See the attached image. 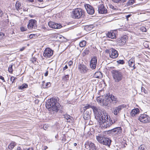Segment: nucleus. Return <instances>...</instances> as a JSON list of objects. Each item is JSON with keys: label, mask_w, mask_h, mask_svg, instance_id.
<instances>
[{"label": "nucleus", "mask_w": 150, "mask_h": 150, "mask_svg": "<svg viewBox=\"0 0 150 150\" xmlns=\"http://www.w3.org/2000/svg\"><path fill=\"white\" fill-rule=\"evenodd\" d=\"M27 26L28 28L30 30L35 29L37 26L36 21L34 19L30 20Z\"/></svg>", "instance_id": "nucleus-8"}, {"label": "nucleus", "mask_w": 150, "mask_h": 150, "mask_svg": "<svg viewBox=\"0 0 150 150\" xmlns=\"http://www.w3.org/2000/svg\"><path fill=\"white\" fill-rule=\"evenodd\" d=\"M78 69L81 73H85L88 70V69L86 66L83 64H80L78 65Z\"/></svg>", "instance_id": "nucleus-14"}, {"label": "nucleus", "mask_w": 150, "mask_h": 150, "mask_svg": "<svg viewBox=\"0 0 150 150\" xmlns=\"http://www.w3.org/2000/svg\"><path fill=\"white\" fill-rule=\"evenodd\" d=\"M131 16V15H129L127 16H126V18H128L129 17Z\"/></svg>", "instance_id": "nucleus-54"}, {"label": "nucleus", "mask_w": 150, "mask_h": 150, "mask_svg": "<svg viewBox=\"0 0 150 150\" xmlns=\"http://www.w3.org/2000/svg\"><path fill=\"white\" fill-rule=\"evenodd\" d=\"M97 61L96 57H94L91 59V63L97 64Z\"/></svg>", "instance_id": "nucleus-30"}, {"label": "nucleus", "mask_w": 150, "mask_h": 150, "mask_svg": "<svg viewBox=\"0 0 150 150\" xmlns=\"http://www.w3.org/2000/svg\"><path fill=\"white\" fill-rule=\"evenodd\" d=\"M135 0H129L128 1L127 4L129 5L132 4L134 2Z\"/></svg>", "instance_id": "nucleus-33"}, {"label": "nucleus", "mask_w": 150, "mask_h": 150, "mask_svg": "<svg viewBox=\"0 0 150 150\" xmlns=\"http://www.w3.org/2000/svg\"><path fill=\"white\" fill-rule=\"evenodd\" d=\"M53 54V52L51 49L47 48L45 49L44 51L43 56L46 58H49Z\"/></svg>", "instance_id": "nucleus-10"}, {"label": "nucleus", "mask_w": 150, "mask_h": 150, "mask_svg": "<svg viewBox=\"0 0 150 150\" xmlns=\"http://www.w3.org/2000/svg\"><path fill=\"white\" fill-rule=\"evenodd\" d=\"M69 150H72L70 149Z\"/></svg>", "instance_id": "nucleus-64"}, {"label": "nucleus", "mask_w": 150, "mask_h": 150, "mask_svg": "<svg viewBox=\"0 0 150 150\" xmlns=\"http://www.w3.org/2000/svg\"><path fill=\"white\" fill-rule=\"evenodd\" d=\"M74 146H76L77 145V144H76V143H74Z\"/></svg>", "instance_id": "nucleus-59"}, {"label": "nucleus", "mask_w": 150, "mask_h": 150, "mask_svg": "<svg viewBox=\"0 0 150 150\" xmlns=\"http://www.w3.org/2000/svg\"><path fill=\"white\" fill-rule=\"evenodd\" d=\"M68 68L67 66L66 65L63 68V71H64L66 69H67Z\"/></svg>", "instance_id": "nucleus-48"}, {"label": "nucleus", "mask_w": 150, "mask_h": 150, "mask_svg": "<svg viewBox=\"0 0 150 150\" xmlns=\"http://www.w3.org/2000/svg\"><path fill=\"white\" fill-rule=\"evenodd\" d=\"M64 118L67 120H68L69 118H71V116L68 115H64Z\"/></svg>", "instance_id": "nucleus-37"}, {"label": "nucleus", "mask_w": 150, "mask_h": 150, "mask_svg": "<svg viewBox=\"0 0 150 150\" xmlns=\"http://www.w3.org/2000/svg\"><path fill=\"white\" fill-rule=\"evenodd\" d=\"M25 47H23L22 48H21L20 49V51H22L23 50L25 49Z\"/></svg>", "instance_id": "nucleus-50"}, {"label": "nucleus", "mask_w": 150, "mask_h": 150, "mask_svg": "<svg viewBox=\"0 0 150 150\" xmlns=\"http://www.w3.org/2000/svg\"><path fill=\"white\" fill-rule=\"evenodd\" d=\"M50 83H47L46 84L45 87H48L50 86Z\"/></svg>", "instance_id": "nucleus-44"}, {"label": "nucleus", "mask_w": 150, "mask_h": 150, "mask_svg": "<svg viewBox=\"0 0 150 150\" xmlns=\"http://www.w3.org/2000/svg\"><path fill=\"white\" fill-rule=\"evenodd\" d=\"M134 62V59H130L128 62L129 66L132 67H134L135 66Z\"/></svg>", "instance_id": "nucleus-25"}, {"label": "nucleus", "mask_w": 150, "mask_h": 150, "mask_svg": "<svg viewBox=\"0 0 150 150\" xmlns=\"http://www.w3.org/2000/svg\"><path fill=\"white\" fill-rule=\"evenodd\" d=\"M139 150H145L144 146L141 145L139 148Z\"/></svg>", "instance_id": "nucleus-38"}, {"label": "nucleus", "mask_w": 150, "mask_h": 150, "mask_svg": "<svg viewBox=\"0 0 150 150\" xmlns=\"http://www.w3.org/2000/svg\"><path fill=\"white\" fill-rule=\"evenodd\" d=\"M90 108H91L93 111L95 118L99 123L101 127L106 128L109 127L112 124L110 122V118H108V113L105 110L101 109L98 107L92 106L87 104L83 108L84 111Z\"/></svg>", "instance_id": "nucleus-1"}, {"label": "nucleus", "mask_w": 150, "mask_h": 150, "mask_svg": "<svg viewBox=\"0 0 150 150\" xmlns=\"http://www.w3.org/2000/svg\"><path fill=\"white\" fill-rule=\"evenodd\" d=\"M96 99L99 104L102 106H107L108 104V103H106L105 98H104L102 96L98 97Z\"/></svg>", "instance_id": "nucleus-12"}, {"label": "nucleus", "mask_w": 150, "mask_h": 150, "mask_svg": "<svg viewBox=\"0 0 150 150\" xmlns=\"http://www.w3.org/2000/svg\"><path fill=\"white\" fill-rule=\"evenodd\" d=\"M127 0H121V1L122 2H124L127 1Z\"/></svg>", "instance_id": "nucleus-57"}, {"label": "nucleus", "mask_w": 150, "mask_h": 150, "mask_svg": "<svg viewBox=\"0 0 150 150\" xmlns=\"http://www.w3.org/2000/svg\"><path fill=\"white\" fill-rule=\"evenodd\" d=\"M122 130L121 127H117L111 129V132L113 134L119 135L122 133Z\"/></svg>", "instance_id": "nucleus-20"}, {"label": "nucleus", "mask_w": 150, "mask_h": 150, "mask_svg": "<svg viewBox=\"0 0 150 150\" xmlns=\"http://www.w3.org/2000/svg\"><path fill=\"white\" fill-rule=\"evenodd\" d=\"M28 85L27 84L24 83L18 87L19 89L23 90L28 87Z\"/></svg>", "instance_id": "nucleus-28"}, {"label": "nucleus", "mask_w": 150, "mask_h": 150, "mask_svg": "<svg viewBox=\"0 0 150 150\" xmlns=\"http://www.w3.org/2000/svg\"><path fill=\"white\" fill-rule=\"evenodd\" d=\"M50 70H53V69L52 68H51V69H50Z\"/></svg>", "instance_id": "nucleus-63"}, {"label": "nucleus", "mask_w": 150, "mask_h": 150, "mask_svg": "<svg viewBox=\"0 0 150 150\" xmlns=\"http://www.w3.org/2000/svg\"><path fill=\"white\" fill-rule=\"evenodd\" d=\"M139 113V109L138 108H135L132 110L130 114L132 116L134 117L135 115Z\"/></svg>", "instance_id": "nucleus-23"}, {"label": "nucleus", "mask_w": 150, "mask_h": 150, "mask_svg": "<svg viewBox=\"0 0 150 150\" xmlns=\"http://www.w3.org/2000/svg\"><path fill=\"white\" fill-rule=\"evenodd\" d=\"M5 35V34L2 32H0V39L3 38Z\"/></svg>", "instance_id": "nucleus-43"}, {"label": "nucleus", "mask_w": 150, "mask_h": 150, "mask_svg": "<svg viewBox=\"0 0 150 150\" xmlns=\"http://www.w3.org/2000/svg\"><path fill=\"white\" fill-rule=\"evenodd\" d=\"M125 107L123 105H121L117 107H115L113 108L112 110V112L115 115H117L120 111L123 108Z\"/></svg>", "instance_id": "nucleus-19"}, {"label": "nucleus", "mask_w": 150, "mask_h": 150, "mask_svg": "<svg viewBox=\"0 0 150 150\" xmlns=\"http://www.w3.org/2000/svg\"><path fill=\"white\" fill-rule=\"evenodd\" d=\"M116 32L115 31H113L112 32H108L107 35L109 38L111 39H114L116 38Z\"/></svg>", "instance_id": "nucleus-22"}, {"label": "nucleus", "mask_w": 150, "mask_h": 150, "mask_svg": "<svg viewBox=\"0 0 150 150\" xmlns=\"http://www.w3.org/2000/svg\"><path fill=\"white\" fill-rule=\"evenodd\" d=\"M3 15V12L0 9V17H1Z\"/></svg>", "instance_id": "nucleus-46"}, {"label": "nucleus", "mask_w": 150, "mask_h": 150, "mask_svg": "<svg viewBox=\"0 0 150 150\" xmlns=\"http://www.w3.org/2000/svg\"><path fill=\"white\" fill-rule=\"evenodd\" d=\"M0 79H1L3 80V82H5V80L4 79V78L2 76H0Z\"/></svg>", "instance_id": "nucleus-49"}, {"label": "nucleus", "mask_w": 150, "mask_h": 150, "mask_svg": "<svg viewBox=\"0 0 150 150\" xmlns=\"http://www.w3.org/2000/svg\"><path fill=\"white\" fill-rule=\"evenodd\" d=\"M33 36H34V35H31V34L30 35L29 37L30 38H31L33 37Z\"/></svg>", "instance_id": "nucleus-52"}, {"label": "nucleus", "mask_w": 150, "mask_h": 150, "mask_svg": "<svg viewBox=\"0 0 150 150\" xmlns=\"http://www.w3.org/2000/svg\"><path fill=\"white\" fill-rule=\"evenodd\" d=\"M48 71H47L45 73L44 75L46 76H47L48 75Z\"/></svg>", "instance_id": "nucleus-51"}, {"label": "nucleus", "mask_w": 150, "mask_h": 150, "mask_svg": "<svg viewBox=\"0 0 150 150\" xmlns=\"http://www.w3.org/2000/svg\"><path fill=\"white\" fill-rule=\"evenodd\" d=\"M26 150H33L32 148H29L27 149Z\"/></svg>", "instance_id": "nucleus-55"}, {"label": "nucleus", "mask_w": 150, "mask_h": 150, "mask_svg": "<svg viewBox=\"0 0 150 150\" xmlns=\"http://www.w3.org/2000/svg\"><path fill=\"white\" fill-rule=\"evenodd\" d=\"M141 91L142 92H144V93L146 94L147 93V91L144 88L142 87Z\"/></svg>", "instance_id": "nucleus-40"}, {"label": "nucleus", "mask_w": 150, "mask_h": 150, "mask_svg": "<svg viewBox=\"0 0 150 150\" xmlns=\"http://www.w3.org/2000/svg\"><path fill=\"white\" fill-rule=\"evenodd\" d=\"M16 79V77L14 76H12L11 78V83H13L14 82V81Z\"/></svg>", "instance_id": "nucleus-41"}, {"label": "nucleus", "mask_w": 150, "mask_h": 150, "mask_svg": "<svg viewBox=\"0 0 150 150\" xmlns=\"http://www.w3.org/2000/svg\"><path fill=\"white\" fill-rule=\"evenodd\" d=\"M107 51L109 53L110 57L112 58H115L118 55L117 51L115 49L112 48Z\"/></svg>", "instance_id": "nucleus-7"}, {"label": "nucleus", "mask_w": 150, "mask_h": 150, "mask_svg": "<svg viewBox=\"0 0 150 150\" xmlns=\"http://www.w3.org/2000/svg\"><path fill=\"white\" fill-rule=\"evenodd\" d=\"M65 77L66 78H67H67H68V75H66V76H65Z\"/></svg>", "instance_id": "nucleus-60"}, {"label": "nucleus", "mask_w": 150, "mask_h": 150, "mask_svg": "<svg viewBox=\"0 0 150 150\" xmlns=\"http://www.w3.org/2000/svg\"><path fill=\"white\" fill-rule=\"evenodd\" d=\"M48 25L50 27L55 29L60 28L62 27L60 24L56 23L51 21L49 22Z\"/></svg>", "instance_id": "nucleus-17"}, {"label": "nucleus", "mask_w": 150, "mask_h": 150, "mask_svg": "<svg viewBox=\"0 0 150 150\" xmlns=\"http://www.w3.org/2000/svg\"><path fill=\"white\" fill-rule=\"evenodd\" d=\"M16 144V143L15 142H12L8 145V147L10 149L12 150Z\"/></svg>", "instance_id": "nucleus-27"}, {"label": "nucleus", "mask_w": 150, "mask_h": 150, "mask_svg": "<svg viewBox=\"0 0 150 150\" xmlns=\"http://www.w3.org/2000/svg\"><path fill=\"white\" fill-rule=\"evenodd\" d=\"M72 16L74 18H79L84 13V11L81 8H76L72 12Z\"/></svg>", "instance_id": "nucleus-5"}, {"label": "nucleus", "mask_w": 150, "mask_h": 150, "mask_svg": "<svg viewBox=\"0 0 150 150\" xmlns=\"http://www.w3.org/2000/svg\"><path fill=\"white\" fill-rule=\"evenodd\" d=\"M89 52L88 49H86L85 50H84L82 53L83 55V56H84L88 54Z\"/></svg>", "instance_id": "nucleus-31"}, {"label": "nucleus", "mask_w": 150, "mask_h": 150, "mask_svg": "<svg viewBox=\"0 0 150 150\" xmlns=\"http://www.w3.org/2000/svg\"><path fill=\"white\" fill-rule=\"evenodd\" d=\"M105 138V137L101 135H100L96 137L97 139L100 143H102V141L104 140V139Z\"/></svg>", "instance_id": "nucleus-26"}, {"label": "nucleus", "mask_w": 150, "mask_h": 150, "mask_svg": "<svg viewBox=\"0 0 150 150\" xmlns=\"http://www.w3.org/2000/svg\"><path fill=\"white\" fill-rule=\"evenodd\" d=\"M90 66L92 69H94L96 68V64L91 63Z\"/></svg>", "instance_id": "nucleus-34"}, {"label": "nucleus", "mask_w": 150, "mask_h": 150, "mask_svg": "<svg viewBox=\"0 0 150 150\" xmlns=\"http://www.w3.org/2000/svg\"><path fill=\"white\" fill-rule=\"evenodd\" d=\"M112 76L114 81L119 82L122 79L123 75L120 70H113L112 71Z\"/></svg>", "instance_id": "nucleus-4"}, {"label": "nucleus", "mask_w": 150, "mask_h": 150, "mask_svg": "<svg viewBox=\"0 0 150 150\" xmlns=\"http://www.w3.org/2000/svg\"><path fill=\"white\" fill-rule=\"evenodd\" d=\"M138 120L142 123H145L150 122V117L146 114H142L139 117Z\"/></svg>", "instance_id": "nucleus-6"}, {"label": "nucleus", "mask_w": 150, "mask_h": 150, "mask_svg": "<svg viewBox=\"0 0 150 150\" xmlns=\"http://www.w3.org/2000/svg\"><path fill=\"white\" fill-rule=\"evenodd\" d=\"M13 65V64H11V65H9V66L8 67V71L10 72H12L13 71V69H12V67Z\"/></svg>", "instance_id": "nucleus-32"}, {"label": "nucleus", "mask_w": 150, "mask_h": 150, "mask_svg": "<svg viewBox=\"0 0 150 150\" xmlns=\"http://www.w3.org/2000/svg\"><path fill=\"white\" fill-rule=\"evenodd\" d=\"M108 7L110 9H112V10H115V8L111 4H109L108 5Z\"/></svg>", "instance_id": "nucleus-35"}, {"label": "nucleus", "mask_w": 150, "mask_h": 150, "mask_svg": "<svg viewBox=\"0 0 150 150\" xmlns=\"http://www.w3.org/2000/svg\"><path fill=\"white\" fill-rule=\"evenodd\" d=\"M118 63L120 64H123L124 63V62L123 60H120L117 61Z\"/></svg>", "instance_id": "nucleus-39"}, {"label": "nucleus", "mask_w": 150, "mask_h": 150, "mask_svg": "<svg viewBox=\"0 0 150 150\" xmlns=\"http://www.w3.org/2000/svg\"><path fill=\"white\" fill-rule=\"evenodd\" d=\"M104 96L106 103H108L107 106L109 107L112 105V104H115L117 101V98L109 93H107L106 95L105 94Z\"/></svg>", "instance_id": "nucleus-3"}, {"label": "nucleus", "mask_w": 150, "mask_h": 150, "mask_svg": "<svg viewBox=\"0 0 150 150\" xmlns=\"http://www.w3.org/2000/svg\"><path fill=\"white\" fill-rule=\"evenodd\" d=\"M29 2H33L34 0H27Z\"/></svg>", "instance_id": "nucleus-58"}, {"label": "nucleus", "mask_w": 150, "mask_h": 150, "mask_svg": "<svg viewBox=\"0 0 150 150\" xmlns=\"http://www.w3.org/2000/svg\"><path fill=\"white\" fill-rule=\"evenodd\" d=\"M21 30V31L23 32L26 30L27 28L24 27H21L20 28Z\"/></svg>", "instance_id": "nucleus-42"}, {"label": "nucleus", "mask_w": 150, "mask_h": 150, "mask_svg": "<svg viewBox=\"0 0 150 150\" xmlns=\"http://www.w3.org/2000/svg\"><path fill=\"white\" fill-rule=\"evenodd\" d=\"M108 118H109H109H110V120H110V122H111V123H112V124H111V125H110L109 127H106V128H104V127H101L102 128H104V129L107 128L109 127L110 126L112 125V124H113V123H114L115 122H116V121H117V120H114V122H112V120H111V118H110V116H108Z\"/></svg>", "instance_id": "nucleus-36"}, {"label": "nucleus", "mask_w": 150, "mask_h": 150, "mask_svg": "<svg viewBox=\"0 0 150 150\" xmlns=\"http://www.w3.org/2000/svg\"><path fill=\"white\" fill-rule=\"evenodd\" d=\"M86 44V42L84 40H83L79 44V46L81 47H83L85 46Z\"/></svg>", "instance_id": "nucleus-29"}, {"label": "nucleus", "mask_w": 150, "mask_h": 150, "mask_svg": "<svg viewBox=\"0 0 150 150\" xmlns=\"http://www.w3.org/2000/svg\"><path fill=\"white\" fill-rule=\"evenodd\" d=\"M94 77L95 78L101 79L103 77L102 74L100 72H97L94 74Z\"/></svg>", "instance_id": "nucleus-24"}, {"label": "nucleus", "mask_w": 150, "mask_h": 150, "mask_svg": "<svg viewBox=\"0 0 150 150\" xmlns=\"http://www.w3.org/2000/svg\"><path fill=\"white\" fill-rule=\"evenodd\" d=\"M17 150H21V147L19 146H18L17 149Z\"/></svg>", "instance_id": "nucleus-56"}, {"label": "nucleus", "mask_w": 150, "mask_h": 150, "mask_svg": "<svg viewBox=\"0 0 150 150\" xmlns=\"http://www.w3.org/2000/svg\"><path fill=\"white\" fill-rule=\"evenodd\" d=\"M45 106L52 114L57 112L59 109V104L57 100L54 98L49 99L46 103Z\"/></svg>", "instance_id": "nucleus-2"}, {"label": "nucleus", "mask_w": 150, "mask_h": 150, "mask_svg": "<svg viewBox=\"0 0 150 150\" xmlns=\"http://www.w3.org/2000/svg\"><path fill=\"white\" fill-rule=\"evenodd\" d=\"M111 140L109 138H105L101 143L104 145L109 146L111 144Z\"/></svg>", "instance_id": "nucleus-21"}, {"label": "nucleus", "mask_w": 150, "mask_h": 150, "mask_svg": "<svg viewBox=\"0 0 150 150\" xmlns=\"http://www.w3.org/2000/svg\"><path fill=\"white\" fill-rule=\"evenodd\" d=\"M22 7L21 4L18 1L16 2L15 7L13 8L14 10L16 12H20L21 11Z\"/></svg>", "instance_id": "nucleus-18"}, {"label": "nucleus", "mask_w": 150, "mask_h": 150, "mask_svg": "<svg viewBox=\"0 0 150 150\" xmlns=\"http://www.w3.org/2000/svg\"><path fill=\"white\" fill-rule=\"evenodd\" d=\"M45 149H46L47 148V146H45Z\"/></svg>", "instance_id": "nucleus-61"}, {"label": "nucleus", "mask_w": 150, "mask_h": 150, "mask_svg": "<svg viewBox=\"0 0 150 150\" xmlns=\"http://www.w3.org/2000/svg\"><path fill=\"white\" fill-rule=\"evenodd\" d=\"M71 118H69V119L68 120H67V122H71Z\"/></svg>", "instance_id": "nucleus-53"}, {"label": "nucleus", "mask_w": 150, "mask_h": 150, "mask_svg": "<svg viewBox=\"0 0 150 150\" xmlns=\"http://www.w3.org/2000/svg\"><path fill=\"white\" fill-rule=\"evenodd\" d=\"M38 1H39L40 2H41L43 0H38Z\"/></svg>", "instance_id": "nucleus-62"}, {"label": "nucleus", "mask_w": 150, "mask_h": 150, "mask_svg": "<svg viewBox=\"0 0 150 150\" xmlns=\"http://www.w3.org/2000/svg\"><path fill=\"white\" fill-rule=\"evenodd\" d=\"M113 2L117 3L119 2L120 1H121V0H112Z\"/></svg>", "instance_id": "nucleus-47"}, {"label": "nucleus", "mask_w": 150, "mask_h": 150, "mask_svg": "<svg viewBox=\"0 0 150 150\" xmlns=\"http://www.w3.org/2000/svg\"><path fill=\"white\" fill-rule=\"evenodd\" d=\"M98 11L100 14H105L107 13L108 10L102 4L98 5Z\"/></svg>", "instance_id": "nucleus-9"}, {"label": "nucleus", "mask_w": 150, "mask_h": 150, "mask_svg": "<svg viewBox=\"0 0 150 150\" xmlns=\"http://www.w3.org/2000/svg\"><path fill=\"white\" fill-rule=\"evenodd\" d=\"M85 146L87 150H94L95 149V144L90 141L86 142L85 144Z\"/></svg>", "instance_id": "nucleus-11"}, {"label": "nucleus", "mask_w": 150, "mask_h": 150, "mask_svg": "<svg viewBox=\"0 0 150 150\" xmlns=\"http://www.w3.org/2000/svg\"><path fill=\"white\" fill-rule=\"evenodd\" d=\"M84 6L87 13L89 14L92 15L94 13L95 11L93 8L89 4L85 5Z\"/></svg>", "instance_id": "nucleus-13"}, {"label": "nucleus", "mask_w": 150, "mask_h": 150, "mask_svg": "<svg viewBox=\"0 0 150 150\" xmlns=\"http://www.w3.org/2000/svg\"><path fill=\"white\" fill-rule=\"evenodd\" d=\"M127 40V35H124L118 41V45L120 46H122L126 43Z\"/></svg>", "instance_id": "nucleus-15"}, {"label": "nucleus", "mask_w": 150, "mask_h": 150, "mask_svg": "<svg viewBox=\"0 0 150 150\" xmlns=\"http://www.w3.org/2000/svg\"><path fill=\"white\" fill-rule=\"evenodd\" d=\"M73 62L71 60L69 62L68 64L69 66H71L73 64Z\"/></svg>", "instance_id": "nucleus-45"}, {"label": "nucleus", "mask_w": 150, "mask_h": 150, "mask_svg": "<svg viewBox=\"0 0 150 150\" xmlns=\"http://www.w3.org/2000/svg\"><path fill=\"white\" fill-rule=\"evenodd\" d=\"M91 111L90 110H88L86 111H84L83 114V117L85 120H88L91 118Z\"/></svg>", "instance_id": "nucleus-16"}]
</instances>
